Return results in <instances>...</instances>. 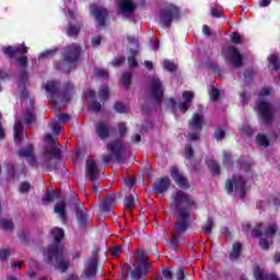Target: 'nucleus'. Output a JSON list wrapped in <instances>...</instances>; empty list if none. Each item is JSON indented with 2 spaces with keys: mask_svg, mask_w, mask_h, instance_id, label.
Here are the masks:
<instances>
[{
  "mask_svg": "<svg viewBox=\"0 0 280 280\" xmlns=\"http://www.w3.org/2000/svg\"><path fill=\"white\" fill-rule=\"evenodd\" d=\"M67 34L70 37L78 36V34H80V27H78L77 25H73V24H69L68 28H67Z\"/></svg>",
  "mask_w": 280,
  "mask_h": 280,
  "instance_id": "obj_52",
  "label": "nucleus"
},
{
  "mask_svg": "<svg viewBox=\"0 0 280 280\" xmlns=\"http://www.w3.org/2000/svg\"><path fill=\"white\" fill-rule=\"evenodd\" d=\"M55 213H58L61 222L67 223V203L65 201L55 205Z\"/></svg>",
  "mask_w": 280,
  "mask_h": 280,
  "instance_id": "obj_30",
  "label": "nucleus"
},
{
  "mask_svg": "<svg viewBox=\"0 0 280 280\" xmlns=\"http://www.w3.org/2000/svg\"><path fill=\"white\" fill-rule=\"evenodd\" d=\"M188 126L190 130H194L195 132H202L205 117L200 114H194L192 118L188 122Z\"/></svg>",
  "mask_w": 280,
  "mask_h": 280,
  "instance_id": "obj_23",
  "label": "nucleus"
},
{
  "mask_svg": "<svg viewBox=\"0 0 280 280\" xmlns=\"http://www.w3.org/2000/svg\"><path fill=\"white\" fill-rule=\"evenodd\" d=\"M100 260L88 258L84 262V275L88 279H93L97 277V265Z\"/></svg>",
  "mask_w": 280,
  "mask_h": 280,
  "instance_id": "obj_21",
  "label": "nucleus"
},
{
  "mask_svg": "<svg viewBox=\"0 0 280 280\" xmlns=\"http://www.w3.org/2000/svg\"><path fill=\"white\" fill-rule=\"evenodd\" d=\"M180 19V9L174 4H168L160 11V23L162 27H172L174 21Z\"/></svg>",
  "mask_w": 280,
  "mask_h": 280,
  "instance_id": "obj_7",
  "label": "nucleus"
},
{
  "mask_svg": "<svg viewBox=\"0 0 280 280\" xmlns=\"http://www.w3.org/2000/svg\"><path fill=\"white\" fill-rule=\"evenodd\" d=\"M4 167L8 172V174H10V176H12V178H16V164H14V163H4Z\"/></svg>",
  "mask_w": 280,
  "mask_h": 280,
  "instance_id": "obj_48",
  "label": "nucleus"
},
{
  "mask_svg": "<svg viewBox=\"0 0 280 280\" xmlns=\"http://www.w3.org/2000/svg\"><path fill=\"white\" fill-rule=\"evenodd\" d=\"M182 97L184 102H187L188 104H194V97H195L194 92L186 90L182 93Z\"/></svg>",
  "mask_w": 280,
  "mask_h": 280,
  "instance_id": "obj_50",
  "label": "nucleus"
},
{
  "mask_svg": "<svg viewBox=\"0 0 280 280\" xmlns=\"http://www.w3.org/2000/svg\"><path fill=\"white\" fill-rule=\"evenodd\" d=\"M107 150L118 163L126 161V144H124V142H121L119 139L107 144Z\"/></svg>",
  "mask_w": 280,
  "mask_h": 280,
  "instance_id": "obj_11",
  "label": "nucleus"
},
{
  "mask_svg": "<svg viewBox=\"0 0 280 280\" xmlns=\"http://www.w3.org/2000/svg\"><path fill=\"white\" fill-rule=\"evenodd\" d=\"M165 93V88H163V83L159 79H153L151 81V91L150 95L153 104L161 106L163 104V97Z\"/></svg>",
  "mask_w": 280,
  "mask_h": 280,
  "instance_id": "obj_10",
  "label": "nucleus"
},
{
  "mask_svg": "<svg viewBox=\"0 0 280 280\" xmlns=\"http://www.w3.org/2000/svg\"><path fill=\"white\" fill-rule=\"evenodd\" d=\"M28 81H30V78H26V79L19 78L18 86L21 90L22 100H28L30 98V92L27 91V82Z\"/></svg>",
  "mask_w": 280,
  "mask_h": 280,
  "instance_id": "obj_31",
  "label": "nucleus"
},
{
  "mask_svg": "<svg viewBox=\"0 0 280 280\" xmlns=\"http://www.w3.org/2000/svg\"><path fill=\"white\" fill-rule=\"evenodd\" d=\"M124 207L125 209H128L129 213H132V211H135V197L132 195H128L125 197Z\"/></svg>",
  "mask_w": 280,
  "mask_h": 280,
  "instance_id": "obj_36",
  "label": "nucleus"
},
{
  "mask_svg": "<svg viewBox=\"0 0 280 280\" xmlns=\"http://www.w3.org/2000/svg\"><path fill=\"white\" fill-rule=\"evenodd\" d=\"M88 97V108L92 113H101L102 112V103L97 102V93L94 90H88L85 92Z\"/></svg>",
  "mask_w": 280,
  "mask_h": 280,
  "instance_id": "obj_18",
  "label": "nucleus"
},
{
  "mask_svg": "<svg viewBox=\"0 0 280 280\" xmlns=\"http://www.w3.org/2000/svg\"><path fill=\"white\" fill-rule=\"evenodd\" d=\"M178 108H179V112L185 114V113H187V110H189V108H191V103H187L186 101H182L178 104Z\"/></svg>",
  "mask_w": 280,
  "mask_h": 280,
  "instance_id": "obj_60",
  "label": "nucleus"
},
{
  "mask_svg": "<svg viewBox=\"0 0 280 280\" xmlns=\"http://www.w3.org/2000/svg\"><path fill=\"white\" fill-rule=\"evenodd\" d=\"M163 67L165 71H168V73H172L173 75H176V65L170 60H164Z\"/></svg>",
  "mask_w": 280,
  "mask_h": 280,
  "instance_id": "obj_45",
  "label": "nucleus"
},
{
  "mask_svg": "<svg viewBox=\"0 0 280 280\" xmlns=\"http://www.w3.org/2000/svg\"><path fill=\"white\" fill-rule=\"evenodd\" d=\"M113 132V127L108 125L106 121L101 120L95 124V133L101 141H106V139H110V135Z\"/></svg>",
  "mask_w": 280,
  "mask_h": 280,
  "instance_id": "obj_15",
  "label": "nucleus"
},
{
  "mask_svg": "<svg viewBox=\"0 0 280 280\" xmlns=\"http://www.w3.org/2000/svg\"><path fill=\"white\" fill-rule=\"evenodd\" d=\"M234 162L233 158L230 156L229 152H223V167H226L228 170H231L233 167Z\"/></svg>",
  "mask_w": 280,
  "mask_h": 280,
  "instance_id": "obj_43",
  "label": "nucleus"
},
{
  "mask_svg": "<svg viewBox=\"0 0 280 280\" xmlns=\"http://www.w3.org/2000/svg\"><path fill=\"white\" fill-rule=\"evenodd\" d=\"M50 235L55 243L49 245L46 250L43 252L44 257H47L46 262L55 265L60 272H67L69 270V259L65 256V245L60 244L65 240V230L62 228H52Z\"/></svg>",
  "mask_w": 280,
  "mask_h": 280,
  "instance_id": "obj_2",
  "label": "nucleus"
},
{
  "mask_svg": "<svg viewBox=\"0 0 280 280\" xmlns=\"http://www.w3.org/2000/svg\"><path fill=\"white\" fill-rule=\"evenodd\" d=\"M109 93H110V91L108 90V88H103L98 91V97H100L102 104H104V102H106V100H108Z\"/></svg>",
  "mask_w": 280,
  "mask_h": 280,
  "instance_id": "obj_51",
  "label": "nucleus"
},
{
  "mask_svg": "<svg viewBox=\"0 0 280 280\" xmlns=\"http://www.w3.org/2000/svg\"><path fill=\"white\" fill-rule=\"evenodd\" d=\"M4 56H7V58H10L11 60L16 58V50L14 48V46H7L4 47V51H3Z\"/></svg>",
  "mask_w": 280,
  "mask_h": 280,
  "instance_id": "obj_49",
  "label": "nucleus"
},
{
  "mask_svg": "<svg viewBox=\"0 0 280 280\" xmlns=\"http://www.w3.org/2000/svg\"><path fill=\"white\" fill-rule=\"evenodd\" d=\"M73 93V85L71 84V82H67L65 84V91L63 92H59L55 98V101H52L54 104H69V102H71V94Z\"/></svg>",
  "mask_w": 280,
  "mask_h": 280,
  "instance_id": "obj_17",
  "label": "nucleus"
},
{
  "mask_svg": "<svg viewBox=\"0 0 280 280\" xmlns=\"http://www.w3.org/2000/svg\"><path fill=\"white\" fill-rule=\"evenodd\" d=\"M224 137H226V130H224L222 128H217L214 130V139H217V141H222V139H224Z\"/></svg>",
  "mask_w": 280,
  "mask_h": 280,
  "instance_id": "obj_58",
  "label": "nucleus"
},
{
  "mask_svg": "<svg viewBox=\"0 0 280 280\" xmlns=\"http://www.w3.org/2000/svg\"><path fill=\"white\" fill-rule=\"evenodd\" d=\"M253 272L255 280H270V275L262 267L254 266Z\"/></svg>",
  "mask_w": 280,
  "mask_h": 280,
  "instance_id": "obj_32",
  "label": "nucleus"
},
{
  "mask_svg": "<svg viewBox=\"0 0 280 280\" xmlns=\"http://www.w3.org/2000/svg\"><path fill=\"white\" fill-rule=\"evenodd\" d=\"M171 178L174 180L175 185L180 189H190L191 184H189V179L185 177V175L180 172L178 166L172 165L170 168Z\"/></svg>",
  "mask_w": 280,
  "mask_h": 280,
  "instance_id": "obj_12",
  "label": "nucleus"
},
{
  "mask_svg": "<svg viewBox=\"0 0 280 280\" xmlns=\"http://www.w3.org/2000/svg\"><path fill=\"white\" fill-rule=\"evenodd\" d=\"M115 202H117V195L116 194L107 195L105 200H103L101 202L102 212L103 213H110L113 211V205H115Z\"/></svg>",
  "mask_w": 280,
  "mask_h": 280,
  "instance_id": "obj_25",
  "label": "nucleus"
},
{
  "mask_svg": "<svg viewBox=\"0 0 280 280\" xmlns=\"http://www.w3.org/2000/svg\"><path fill=\"white\" fill-rule=\"evenodd\" d=\"M56 54H58V48L46 49L39 55V58H52Z\"/></svg>",
  "mask_w": 280,
  "mask_h": 280,
  "instance_id": "obj_54",
  "label": "nucleus"
},
{
  "mask_svg": "<svg viewBox=\"0 0 280 280\" xmlns=\"http://www.w3.org/2000/svg\"><path fill=\"white\" fill-rule=\"evenodd\" d=\"M45 155L60 161L62 159V144L55 142V147L45 150Z\"/></svg>",
  "mask_w": 280,
  "mask_h": 280,
  "instance_id": "obj_26",
  "label": "nucleus"
},
{
  "mask_svg": "<svg viewBox=\"0 0 280 280\" xmlns=\"http://www.w3.org/2000/svg\"><path fill=\"white\" fill-rule=\"evenodd\" d=\"M137 259L140 261V266L145 267V264H150V268H152V262L148 260V256L145 252L140 250L137 254Z\"/></svg>",
  "mask_w": 280,
  "mask_h": 280,
  "instance_id": "obj_42",
  "label": "nucleus"
},
{
  "mask_svg": "<svg viewBox=\"0 0 280 280\" xmlns=\"http://www.w3.org/2000/svg\"><path fill=\"white\" fill-rule=\"evenodd\" d=\"M94 74L96 75V78H101V80H108V72L104 69L95 68Z\"/></svg>",
  "mask_w": 280,
  "mask_h": 280,
  "instance_id": "obj_53",
  "label": "nucleus"
},
{
  "mask_svg": "<svg viewBox=\"0 0 280 280\" xmlns=\"http://www.w3.org/2000/svg\"><path fill=\"white\" fill-rule=\"evenodd\" d=\"M118 135L121 139H124V137L128 135V126L126 125V122L118 124Z\"/></svg>",
  "mask_w": 280,
  "mask_h": 280,
  "instance_id": "obj_56",
  "label": "nucleus"
},
{
  "mask_svg": "<svg viewBox=\"0 0 280 280\" xmlns=\"http://www.w3.org/2000/svg\"><path fill=\"white\" fill-rule=\"evenodd\" d=\"M221 56L228 65H231V67H234L235 69H240V67H243L244 65V57L242 56V52H240L237 47L233 45L223 47Z\"/></svg>",
  "mask_w": 280,
  "mask_h": 280,
  "instance_id": "obj_6",
  "label": "nucleus"
},
{
  "mask_svg": "<svg viewBox=\"0 0 280 280\" xmlns=\"http://www.w3.org/2000/svg\"><path fill=\"white\" fill-rule=\"evenodd\" d=\"M165 104H166V108H170L171 113H176V108L178 106V102L176 101V98L174 97L167 98Z\"/></svg>",
  "mask_w": 280,
  "mask_h": 280,
  "instance_id": "obj_46",
  "label": "nucleus"
},
{
  "mask_svg": "<svg viewBox=\"0 0 280 280\" xmlns=\"http://www.w3.org/2000/svg\"><path fill=\"white\" fill-rule=\"evenodd\" d=\"M80 60H82V46L78 43H71L61 49V62H55L54 67L66 73H71V69L74 71L78 69Z\"/></svg>",
  "mask_w": 280,
  "mask_h": 280,
  "instance_id": "obj_3",
  "label": "nucleus"
},
{
  "mask_svg": "<svg viewBox=\"0 0 280 280\" xmlns=\"http://www.w3.org/2000/svg\"><path fill=\"white\" fill-rule=\"evenodd\" d=\"M224 187L229 196L233 194V190L235 196L238 194L242 199L246 196V178L240 174L233 175L231 179H226Z\"/></svg>",
  "mask_w": 280,
  "mask_h": 280,
  "instance_id": "obj_5",
  "label": "nucleus"
},
{
  "mask_svg": "<svg viewBox=\"0 0 280 280\" xmlns=\"http://www.w3.org/2000/svg\"><path fill=\"white\" fill-rule=\"evenodd\" d=\"M90 14L94 16L96 21V27H106V21H108V9L100 7L96 3L90 5Z\"/></svg>",
  "mask_w": 280,
  "mask_h": 280,
  "instance_id": "obj_8",
  "label": "nucleus"
},
{
  "mask_svg": "<svg viewBox=\"0 0 280 280\" xmlns=\"http://www.w3.org/2000/svg\"><path fill=\"white\" fill-rule=\"evenodd\" d=\"M129 54L130 56L127 58L128 65L130 67V69H135L137 67H139V61H137V49H129Z\"/></svg>",
  "mask_w": 280,
  "mask_h": 280,
  "instance_id": "obj_34",
  "label": "nucleus"
},
{
  "mask_svg": "<svg viewBox=\"0 0 280 280\" xmlns=\"http://www.w3.org/2000/svg\"><path fill=\"white\" fill-rule=\"evenodd\" d=\"M269 69H273L279 73L280 71V55L275 52L268 57Z\"/></svg>",
  "mask_w": 280,
  "mask_h": 280,
  "instance_id": "obj_33",
  "label": "nucleus"
},
{
  "mask_svg": "<svg viewBox=\"0 0 280 280\" xmlns=\"http://www.w3.org/2000/svg\"><path fill=\"white\" fill-rule=\"evenodd\" d=\"M242 253H244V245L240 242H234L229 254L230 261L232 264H242Z\"/></svg>",
  "mask_w": 280,
  "mask_h": 280,
  "instance_id": "obj_20",
  "label": "nucleus"
},
{
  "mask_svg": "<svg viewBox=\"0 0 280 280\" xmlns=\"http://www.w3.org/2000/svg\"><path fill=\"white\" fill-rule=\"evenodd\" d=\"M0 229H3V231H13L14 222L10 219H0Z\"/></svg>",
  "mask_w": 280,
  "mask_h": 280,
  "instance_id": "obj_39",
  "label": "nucleus"
},
{
  "mask_svg": "<svg viewBox=\"0 0 280 280\" xmlns=\"http://www.w3.org/2000/svg\"><path fill=\"white\" fill-rule=\"evenodd\" d=\"M49 126H50V128H51L54 135H55L56 137H58V135H60V131L62 130V125H60L59 121L55 120V121H52Z\"/></svg>",
  "mask_w": 280,
  "mask_h": 280,
  "instance_id": "obj_55",
  "label": "nucleus"
},
{
  "mask_svg": "<svg viewBox=\"0 0 280 280\" xmlns=\"http://www.w3.org/2000/svg\"><path fill=\"white\" fill-rule=\"evenodd\" d=\"M257 112L265 124H272V119H275V107L272 105L260 101L257 105Z\"/></svg>",
  "mask_w": 280,
  "mask_h": 280,
  "instance_id": "obj_13",
  "label": "nucleus"
},
{
  "mask_svg": "<svg viewBox=\"0 0 280 280\" xmlns=\"http://www.w3.org/2000/svg\"><path fill=\"white\" fill-rule=\"evenodd\" d=\"M258 145H262L267 148L268 145V138L265 135L259 133L256 138Z\"/></svg>",
  "mask_w": 280,
  "mask_h": 280,
  "instance_id": "obj_61",
  "label": "nucleus"
},
{
  "mask_svg": "<svg viewBox=\"0 0 280 280\" xmlns=\"http://www.w3.org/2000/svg\"><path fill=\"white\" fill-rule=\"evenodd\" d=\"M74 211H75V222L79 229H86V226L91 224V219H89V209L84 207V203L75 202Z\"/></svg>",
  "mask_w": 280,
  "mask_h": 280,
  "instance_id": "obj_9",
  "label": "nucleus"
},
{
  "mask_svg": "<svg viewBox=\"0 0 280 280\" xmlns=\"http://www.w3.org/2000/svg\"><path fill=\"white\" fill-rule=\"evenodd\" d=\"M48 97L51 102H56V97L60 93V83L58 81H47L45 85Z\"/></svg>",
  "mask_w": 280,
  "mask_h": 280,
  "instance_id": "obj_22",
  "label": "nucleus"
},
{
  "mask_svg": "<svg viewBox=\"0 0 280 280\" xmlns=\"http://www.w3.org/2000/svg\"><path fill=\"white\" fill-rule=\"evenodd\" d=\"M126 62V57L125 56H118L115 57L112 61L113 67H121Z\"/></svg>",
  "mask_w": 280,
  "mask_h": 280,
  "instance_id": "obj_62",
  "label": "nucleus"
},
{
  "mask_svg": "<svg viewBox=\"0 0 280 280\" xmlns=\"http://www.w3.org/2000/svg\"><path fill=\"white\" fill-rule=\"evenodd\" d=\"M277 224L270 223L264 228L262 224L252 230L253 237H259V246L262 250H270L275 246V235H277Z\"/></svg>",
  "mask_w": 280,
  "mask_h": 280,
  "instance_id": "obj_4",
  "label": "nucleus"
},
{
  "mask_svg": "<svg viewBox=\"0 0 280 280\" xmlns=\"http://www.w3.org/2000/svg\"><path fill=\"white\" fill-rule=\"evenodd\" d=\"M13 137L15 143L23 141V122L21 120H15L14 122Z\"/></svg>",
  "mask_w": 280,
  "mask_h": 280,
  "instance_id": "obj_28",
  "label": "nucleus"
},
{
  "mask_svg": "<svg viewBox=\"0 0 280 280\" xmlns=\"http://www.w3.org/2000/svg\"><path fill=\"white\" fill-rule=\"evenodd\" d=\"M173 201L178 213L177 222L174 224L173 238L168 240L171 250L175 253L180 246V237L187 233L189 229V218H191V210L196 207V199L184 190H177L173 194Z\"/></svg>",
  "mask_w": 280,
  "mask_h": 280,
  "instance_id": "obj_1",
  "label": "nucleus"
},
{
  "mask_svg": "<svg viewBox=\"0 0 280 280\" xmlns=\"http://www.w3.org/2000/svg\"><path fill=\"white\" fill-rule=\"evenodd\" d=\"M206 165H207L210 174H212V176H220V174H222V170H221L220 163H218V161H215L211 158H207Z\"/></svg>",
  "mask_w": 280,
  "mask_h": 280,
  "instance_id": "obj_27",
  "label": "nucleus"
},
{
  "mask_svg": "<svg viewBox=\"0 0 280 280\" xmlns=\"http://www.w3.org/2000/svg\"><path fill=\"white\" fill-rule=\"evenodd\" d=\"M85 174H88L89 179L94 185H97V183H100V179L97 178L100 176V168H97V163L95 162V160L86 161Z\"/></svg>",
  "mask_w": 280,
  "mask_h": 280,
  "instance_id": "obj_16",
  "label": "nucleus"
},
{
  "mask_svg": "<svg viewBox=\"0 0 280 280\" xmlns=\"http://www.w3.org/2000/svg\"><path fill=\"white\" fill-rule=\"evenodd\" d=\"M19 156H22L23 159H30L34 156V145L28 144L26 148L20 149Z\"/></svg>",
  "mask_w": 280,
  "mask_h": 280,
  "instance_id": "obj_35",
  "label": "nucleus"
},
{
  "mask_svg": "<svg viewBox=\"0 0 280 280\" xmlns=\"http://www.w3.org/2000/svg\"><path fill=\"white\" fill-rule=\"evenodd\" d=\"M118 12L122 16H128V14H135L137 10V4L132 0H119L117 2Z\"/></svg>",
  "mask_w": 280,
  "mask_h": 280,
  "instance_id": "obj_19",
  "label": "nucleus"
},
{
  "mask_svg": "<svg viewBox=\"0 0 280 280\" xmlns=\"http://www.w3.org/2000/svg\"><path fill=\"white\" fill-rule=\"evenodd\" d=\"M24 122L26 126H32V124L36 122V114L31 109H26L24 113Z\"/></svg>",
  "mask_w": 280,
  "mask_h": 280,
  "instance_id": "obj_37",
  "label": "nucleus"
},
{
  "mask_svg": "<svg viewBox=\"0 0 280 280\" xmlns=\"http://www.w3.org/2000/svg\"><path fill=\"white\" fill-rule=\"evenodd\" d=\"M148 272H150V264H145L144 267L141 265H138L131 271V279L132 280L145 279V277H148Z\"/></svg>",
  "mask_w": 280,
  "mask_h": 280,
  "instance_id": "obj_24",
  "label": "nucleus"
},
{
  "mask_svg": "<svg viewBox=\"0 0 280 280\" xmlns=\"http://www.w3.org/2000/svg\"><path fill=\"white\" fill-rule=\"evenodd\" d=\"M213 226H215V223L213 222V220L211 218H208L206 221V224H203L201 226V231H203L206 233V235H211V233L213 231Z\"/></svg>",
  "mask_w": 280,
  "mask_h": 280,
  "instance_id": "obj_38",
  "label": "nucleus"
},
{
  "mask_svg": "<svg viewBox=\"0 0 280 280\" xmlns=\"http://www.w3.org/2000/svg\"><path fill=\"white\" fill-rule=\"evenodd\" d=\"M114 109L116 110V113H119L120 115L128 113V106H126V104L119 101L114 104Z\"/></svg>",
  "mask_w": 280,
  "mask_h": 280,
  "instance_id": "obj_47",
  "label": "nucleus"
},
{
  "mask_svg": "<svg viewBox=\"0 0 280 280\" xmlns=\"http://www.w3.org/2000/svg\"><path fill=\"white\" fill-rule=\"evenodd\" d=\"M14 48H15V55L16 56H24V54H27V51H28V48H27V46H25V44H20V45H16V46H14Z\"/></svg>",
  "mask_w": 280,
  "mask_h": 280,
  "instance_id": "obj_57",
  "label": "nucleus"
},
{
  "mask_svg": "<svg viewBox=\"0 0 280 280\" xmlns=\"http://www.w3.org/2000/svg\"><path fill=\"white\" fill-rule=\"evenodd\" d=\"M120 82H122L125 89H130V85L132 84V74L128 71L124 72Z\"/></svg>",
  "mask_w": 280,
  "mask_h": 280,
  "instance_id": "obj_40",
  "label": "nucleus"
},
{
  "mask_svg": "<svg viewBox=\"0 0 280 280\" xmlns=\"http://www.w3.org/2000/svg\"><path fill=\"white\" fill-rule=\"evenodd\" d=\"M170 187H172V179H170L168 176H164L162 178H158L153 183L152 191L156 196H164V194H167V191H170Z\"/></svg>",
  "mask_w": 280,
  "mask_h": 280,
  "instance_id": "obj_14",
  "label": "nucleus"
},
{
  "mask_svg": "<svg viewBox=\"0 0 280 280\" xmlns=\"http://www.w3.org/2000/svg\"><path fill=\"white\" fill-rule=\"evenodd\" d=\"M20 65V77L22 80L30 78V73L27 72V56H22L18 59Z\"/></svg>",
  "mask_w": 280,
  "mask_h": 280,
  "instance_id": "obj_29",
  "label": "nucleus"
},
{
  "mask_svg": "<svg viewBox=\"0 0 280 280\" xmlns=\"http://www.w3.org/2000/svg\"><path fill=\"white\" fill-rule=\"evenodd\" d=\"M58 139V136H54L52 133H46L44 141L46 143H54L56 145V143H58V141H56Z\"/></svg>",
  "mask_w": 280,
  "mask_h": 280,
  "instance_id": "obj_63",
  "label": "nucleus"
},
{
  "mask_svg": "<svg viewBox=\"0 0 280 280\" xmlns=\"http://www.w3.org/2000/svg\"><path fill=\"white\" fill-rule=\"evenodd\" d=\"M209 95L211 102H218V100H220V90L213 88Z\"/></svg>",
  "mask_w": 280,
  "mask_h": 280,
  "instance_id": "obj_64",
  "label": "nucleus"
},
{
  "mask_svg": "<svg viewBox=\"0 0 280 280\" xmlns=\"http://www.w3.org/2000/svg\"><path fill=\"white\" fill-rule=\"evenodd\" d=\"M56 191H51V192H47L42 197L43 200V205H49L51 202H54V200H56Z\"/></svg>",
  "mask_w": 280,
  "mask_h": 280,
  "instance_id": "obj_44",
  "label": "nucleus"
},
{
  "mask_svg": "<svg viewBox=\"0 0 280 280\" xmlns=\"http://www.w3.org/2000/svg\"><path fill=\"white\" fill-rule=\"evenodd\" d=\"M184 153L186 161H191L195 156L194 145H191V143H186Z\"/></svg>",
  "mask_w": 280,
  "mask_h": 280,
  "instance_id": "obj_41",
  "label": "nucleus"
},
{
  "mask_svg": "<svg viewBox=\"0 0 280 280\" xmlns=\"http://www.w3.org/2000/svg\"><path fill=\"white\" fill-rule=\"evenodd\" d=\"M162 277L165 280H172V279H174V272H172V270H170V268L163 267L162 268Z\"/></svg>",
  "mask_w": 280,
  "mask_h": 280,
  "instance_id": "obj_59",
  "label": "nucleus"
}]
</instances>
